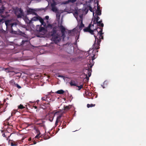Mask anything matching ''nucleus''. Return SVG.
Masks as SVG:
<instances>
[{"instance_id": "1", "label": "nucleus", "mask_w": 146, "mask_h": 146, "mask_svg": "<svg viewBox=\"0 0 146 146\" xmlns=\"http://www.w3.org/2000/svg\"><path fill=\"white\" fill-rule=\"evenodd\" d=\"M2 17L1 19H0V28L2 27V24L5 22L6 27V33L9 32L11 33H15V31H14L13 27H16L17 25V23L13 22L12 19H7V17L5 16Z\"/></svg>"}, {"instance_id": "2", "label": "nucleus", "mask_w": 146, "mask_h": 146, "mask_svg": "<svg viewBox=\"0 0 146 146\" xmlns=\"http://www.w3.org/2000/svg\"><path fill=\"white\" fill-rule=\"evenodd\" d=\"M50 33L52 36L51 40L53 41L56 44H57L60 41V35L57 33L56 27L52 28V30Z\"/></svg>"}, {"instance_id": "3", "label": "nucleus", "mask_w": 146, "mask_h": 146, "mask_svg": "<svg viewBox=\"0 0 146 146\" xmlns=\"http://www.w3.org/2000/svg\"><path fill=\"white\" fill-rule=\"evenodd\" d=\"M94 37L95 38V41L92 46L93 49H94L93 51V53L94 51V50H97L100 48L99 46L100 45V43L101 41V40L98 39V37L95 35H94Z\"/></svg>"}, {"instance_id": "4", "label": "nucleus", "mask_w": 146, "mask_h": 146, "mask_svg": "<svg viewBox=\"0 0 146 146\" xmlns=\"http://www.w3.org/2000/svg\"><path fill=\"white\" fill-rule=\"evenodd\" d=\"M91 24H90L87 27L84 29L83 31L85 32H88L91 35H95V32H96V29L92 30L91 29Z\"/></svg>"}, {"instance_id": "5", "label": "nucleus", "mask_w": 146, "mask_h": 146, "mask_svg": "<svg viewBox=\"0 0 146 146\" xmlns=\"http://www.w3.org/2000/svg\"><path fill=\"white\" fill-rule=\"evenodd\" d=\"M102 28H97L96 29V32H95V33H97L98 35H99L98 38V40H101V39H104V36L103 35L104 33H102Z\"/></svg>"}, {"instance_id": "6", "label": "nucleus", "mask_w": 146, "mask_h": 146, "mask_svg": "<svg viewBox=\"0 0 146 146\" xmlns=\"http://www.w3.org/2000/svg\"><path fill=\"white\" fill-rule=\"evenodd\" d=\"M58 27L61 31L62 36L63 37L65 35L66 29L62 25V22L60 24V25H58Z\"/></svg>"}, {"instance_id": "7", "label": "nucleus", "mask_w": 146, "mask_h": 146, "mask_svg": "<svg viewBox=\"0 0 146 146\" xmlns=\"http://www.w3.org/2000/svg\"><path fill=\"white\" fill-rule=\"evenodd\" d=\"M50 102H47L46 103H42L40 105L41 108L44 109H46L47 107H49L50 106Z\"/></svg>"}, {"instance_id": "8", "label": "nucleus", "mask_w": 146, "mask_h": 146, "mask_svg": "<svg viewBox=\"0 0 146 146\" xmlns=\"http://www.w3.org/2000/svg\"><path fill=\"white\" fill-rule=\"evenodd\" d=\"M34 129L36 133L37 134V135L35 136V137L33 139L34 140V139H35H35H38L40 137V132L39 130L38 129V128H37L35 127L34 128Z\"/></svg>"}, {"instance_id": "9", "label": "nucleus", "mask_w": 146, "mask_h": 146, "mask_svg": "<svg viewBox=\"0 0 146 146\" xmlns=\"http://www.w3.org/2000/svg\"><path fill=\"white\" fill-rule=\"evenodd\" d=\"M27 12L28 15L33 14L35 15H37V13L35 12V10L31 8H29L27 10Z\"/></svg>"}, {"instance_id": "10", "label": "nucleus", "mask_w": 146, "mask_h": 146, "mask_svg": "<svg viewBox=\"0 0 146 146\" xmlns=\"http://www.w3.org/2000/svg\"><path fill=\"white\" fill-rule=\"evenodd\" d=\"M5 71L8 72H14V68L11 67L5 68Z\"/></svg>"}, {"instance_id": "11", "label": "nucleus", "mask_w": 146, "mask_h": 146, "mask_svg": "<svg viewBox=\"0 0 146 146\" xmlns=\"http://www.w3.org/2000/svg\"><path fill=\"white\" fill-rule=\"evenodd\" d=\"M77 0H68L67 1H65L64 2H62L61 3V5H64L67 4L68 3L70 2H71L72 3H74Z\"/></svg>"}, {"instance_id": "12", "label": "nucleus", "mask_w": 146, "mask_h": 146, "mask_svg": "<svg viewBox=\"0 0 146 146\" xmlns=\"http://www.w3.org/2000/svg\"><path fill=\"white\" fill-rule=\"evenodd\" d=\"M37 30L40 32H42L44 33V32L45 31V29L44 27H43L39 26V29H38V27H37Z\"/></svg>"}, {"instance_id": "13", "label": "nucleus", "mask_w": 146, "mask_h": 146, "mask_svg": "<svg viewBox=\"0 0 146 146\" xmlns=\"http://www.w3.org/2000/svg\"><path fill=\"white\" fill-rule=\"evenodd\" d=\"M100 18L98 16H97L96 17H94V20L93 21V24L92 25V26L94 27V24H95L96 22H97L98 21Z\"/></svg>"}, {"instance_id": "14", "label": "nucleus", "mask_w": 146, "mask_h": 146, "mask_svg": "<svg viewBox=\"0 0 146 146\" xmlns=\"http://www.w3.org/2000/svg\"><path fill=\"white\" fill-rule=\"evenodd\" d=\"M102 20H100L99 21L96 22L95 24H97L98 26H99L100 27H104V24L102 23Z\"/></svg>"}, {"instance_id": "15", "label": "nucleus", "mask_w": 146, "mask_h": 146, "mask_svg": "<svg viewBox=\"0 0 146 146\" xmlns=\"http://www.w3.org/2000/svg\"><path fill=\"white\" fill-rule=\"evenodd\" d=\"M62 3H57V2H55L54 0H52V3L51 4V7H56V5L58 4H60Z\"/></svg>"}, {"instance_id": "16", "label": "nucleus", "mask_w": 146, "mask_h": 146, "mask_svg": "<svg viewBox=\"0 0 146 146\" xmlns=\"http://www.w3.org/2000/svg\"><path fill=\"white\" fill-rule=\"evenodd\" d=\"M70 84L71 86H77L78 85V84L76 81L73 80H72L70 82Z\"/></svg>"}, {"instance_id": "17", "label": "nucleus", "mask_w": 146, "mask_h": 146, "mask_svg": "<svg viewBox=\"0 0 146 146\" xmlns=\"http://www.w3.org/2000/svg\"><path fill=\"white\" fill-rule=\"evenodd\" d=\"M4 10V8L0 9V19L2 18V17H4L5 15H2L3 14Z\"/></svg>"}, {"instance_id": "18", "label": "nucleus", "mask_w": 146, "mask_h": 146, "mask_svg": "<svg viewBox=\"0 0 146 146\" xmlns=\"http://www.w3.org/2000/svg\"><path fill=\"white\" fill-rule=\"evenodd\" d=\"M17 141V142L13 141V142L11 143V146H17L18 145V144L19 143Z\"/></svg>"}, {"instance_id": "19", "label": "nucleus", "mask_w": 146, "mask_h": 146, "mask_svg": "<svg viewBox=\"0 0 146 146\" xmlns=\"http://www.w3.org/2000/svg\"><path fill=\"white\" fill-rule=\"evenodd\" d=\"M41 121L42 123H37L36 124L37 125H39L40 126L44 127H45V125L44 124V121H43L42 120H41Z\"/></svg>"}, {"instance_id": "20", "label": "nucleus", "mask_w": 146, "mask_h": 146, "mask_svg": "<svg viewBox=\"0 0 146 146\" xmlns=\"http://www.w3.org/2000/svg\"><path fill=\"white\" fill-rule=\"evenodd\" d=\"M52 10L54 12L57 13L58 12L57 8L56 7H51Z\"/></svg>"}, {"instance_id": "21", "label": "nucleus", "mask_w": 146, "mask_h": 146, "mask_svg": "<svg viewBox=\"0 0 146 146\" xmlns=\"http://www.w3.org/2000/svg\"><path fill=\"white\" fill-rule=\"evenodd\" d=\"M56 92L58 94H62L64 93V91L62 90H60L57 91Z\"/></svg>"}, {"instance_id": "22", "label": "nucleus", "mask_w": 146, "mask_h": 146, "mask_svg": "<svg viewBox=\"0 0 146 146\" xmlns=\"http://www.w3.org/2000/svg\"><path fill=\"white\" fill-rule=\"evenodd\" d=\"M37 15V16L36 17H33L32 19L31 20L33 21H38V18H39V16L38 15Z\"/></svg>"}, {"instance_id": "23", "label": "nucleus", "mask_w": 146, "mask_h": 146, "mask_svg": "<svg viewBox=\"0 0 146 146\" xmlns=\"http://www.w3.org/2000/svg\"><path fill=\"white\" fill-rule=\"evenodd\" d=\"M38 20L39 21L42 25H43L44 21L43 19L41 17L39 16Z\"/></svg>"}, {"instance_id": "24", "label": "nucleus", "mask_w": 146, "mask_h": 146, "mask_svg": "<svg viewBox=\"0 0 146 146\" xmlns=\"http://www.w3.org/2000/svg\"><path fill=\"white\" fill-rule=\"evenodd\" d=\"M92 70H90L89 68L87 70V74H88V77H90L91 74Z\"/></svg>"}, {"instance_id": "25", "label": "nucleus", "mask_w": 146, "mask_h": 146, "mask_svg": "<svg viewBox=\"0 0 146 146\" xmlns=\"http://www.w3.org/2000/svg\"><path fill=\"white\" fill-rule=\"evenodd\" d=\"M18 108L19 109L22 110L24 109L25 108V107L23 106L21 104L18 106Z\"/></svg>"}, {"instance_id": "26", "label": "nucleus", "mask_w": 146, "mask_h": 146, "mask_svg": "<svg viewBox=\"0 0 146 146\" xmlns=\"http://www.w3.org/2000/svg\"><path fill=\"white\" fill-rule=\"evenodd\" d=\"M70 106H66L65 107L64 106V110L66 111H68L70 109Z\"/></svg>"}, {"instance_id": "27", "label": "nucleus", "mask_w": 146, "mask_h": 146, "mask_svg": "<svg viewBox=\"0 0 146 146\" xmlns=\"http://www.w3.org/2000/svg\"><path fill=\"white\" fill-rule=\"evenodd\" d=\"M95 106V104H87V107L88 108H89L90 107H94Z\"/></svg>"}, {"instance_id": "28", "label": "nucleus", "mask_w": 146, "mask_h": 146, "mask_svg": "<svg viewBox=\"0 0 146 146\" xmlns=\"http://www.w3.org/2000/svg\"><path fill=\"white\" fill-rule=\"evenodd\" d=\"M97 10H96V11H101L100 9V6L99 5V3H98V1H97Z\"/></svg>"}, {"instance_id": "29", "label": "nucleus", "mask_w": 146, "mask_h": 146, "mask_svg": "<svg viewBox=\"0 0 146 146\" xmlns=\"http://www.w3.org/2000/svg\"><path fill=\"white\" fill-rule=\"evenodd\" d=\"M41 100L43 101H46L47 102H49L47 100V97H46L45 96L42 97L41 98Z\"/></svg>"}, {"instance_id": "30", "label": "nucleus", "mask_w": 146, "mask_h": 146, "mask_svg": "<svg viewBox=\"0 0 146 146\" xmlns=\"http://www.w3.org/2000/svg\"><path fill=\"white\" fill-rule=\"evenodd\" d=\"M101 14V11H96V15H100Z\"/></svg>"}, {"instance_id": "31", "label": "nucleus", "mask_w": 146, "mask_h": 146, "mask_svg": "<svg viewBox=\"0 0 146 146\" xmlns=\"http://www.w3.org/2000/svg\"><path fill=\"white\" fill-rule=\"evenodd\" d=\"M14 86H16L18 88L20 89L21 88V87L18 85L17 84H15V83H14Z\"/></svg>"}, {"instance_id": "32", "label": "nucleus", "mask_w": 146, "mask_h": 146, "mask_svg": "<svg viewBox=\"0 0 146 146\" xmlns=\"http://www.w3.org/2000/svg\"><path fill=\"white\" fill-rule=\"evenodd\" d=\"M89 9L90 11L91 12H93V15H94V13L93 11L92 8L90 6H89Z\"/></svg>"}, {"instance_id": "33", "label": "nucleus", "mask_w": 146, "mask_h": 146, "mask_svg": "<svg viewBox=\"0 0 146 146\" xmlns=\"http://www.w3.org/2000/svg\"><path fill=\"white\" fill-rule=\"evenodd\" d=\"M77 87L78 88V90H80L81 88H83V86L82 85H81L80 86H78V85L77 86Z\"/></svg>"}, {"instance_id": "34", "label": "nucleus", "mask_w": 146, "mask_h": 146, "mask_svg": "<svg viewBox=\"0 0 146 146\" xmlns=\"http://www.w3.org/2000/svg\"><path fill=\"white\" fill-rule=\"evenodd\" d=\"M86 94H88L89 96H92L93 94V93L92 92H86Z\"/></svg>"}, {"instance_id": "35", "label": "nucleus", "mask_w": 146, "mask_h": 146, "mask_svg": "<svg viewBox=\"0 0 146 146\" xmlns=\"http://www.w3.org/2000/svg\"><path fill=\"white\" fill-rule=\"evenodd\" d=\"M62 115V114L58 115L56 119H57L60 121V118L61 117Z\"/></svg>"}, {"instance_id": "36", "label": "nucleus", "mask_w": 146, "mask_h": 146, "mask_svg": "<svg viewBox=\"0 0 146 146\" xmlns=\"http://www.w3.org/2000/svg\"><path fill=\"white\" fill-rule=\"evenodd\" d=\"M17 111H16L15 110H13V111H12L11 113V115H13L15 114L16 113V112Z\"/></svg>"}, {"instance_id": "37", "label": "nucleus", "mask_w": 146, "mask_h": 146, "mask_svg": "<svg viewBox=\"0 0 146 146\" xmlns=\"http://www.w3.org/2000/svg\"><path fill=\"white\" fill-rule=\"evenodd\" d=\"M84 24H83L82 21V20L81 24H80V28H82V27H84Z\"/></svg>"}, {"instance_id": "38", "label": "nucleus", "mask_w": 146, "mask_h": 146, "mask_svg": "<svg viewBox=\"0 0 146 146\" xmlns=\"http://www.w3.org/2000/svg\"><path fill=\"white\" fill-rule=\"evenodd\" d=\"M28 41L27 40H23L22 41V44H23L24 43L26 42H27Z\"/></svg>"}, {"instance_id": "39", "label": "nucleus", "mask_w": 146, "mask_h": 146, "mask_svg": "<svg viewBox=\"0 0 146 146\" xmlns=\"http://www.w3.org/2000/svg\"><path fill=\"white\" fill-rule=\"evenodd\" d=\"M59 121H59V120H58L57 119H56V121L55 122V124L56 126L58 125V123Z\"/></svg>"}, {"instance_id": "40", "label": "nucleus", "mask_w": 146, "mask_h": 146, "mask_svg": "<svg viewBox=\"0 0 146 146\" xmlns=\"http://www.w3.org/2000/svg\"><path fill=\"white\" fill-rule=\"evenodd\" d=\"M50 93H49L47 95H46L45 96L46 97H47V99H48V98H49V95L50 94Z\"/></svg>"}, {"instance_id": "41", "label": "nucleus", "mask_w": 146, "mask_h": 146, "mask_svg": "<svg viewBox=\"0 0 146 146\" xmlns=\"http://www.w3.org/2000/svg\"><path fill=\"white\" fill-rule=\"evenodd\" d=\"M95 55L94 54H93V56H92V60H94L95 59V58H94V56H95Z\"/></svg>"}, {"instance_id": "42", "label": "nucleus", "mask_w": 146, "mask_h": 146, "mask_svg": "<svg viewBox=\"0 0 146 146\" xmlns=\"http://www.w3.org/2000/svg\"><path fill=\"white\" fill-rule=\"evenodd\" d=\"M73 31V30H69L68 32L69 34H70Z\"/></svg>"}, {"instance_id": "43", "label": "nucleus", "mask_w": 146, "mask_h": 146, "mask_svg": "<svg viewBox=\"0 0 146 146\" xmlns=\"http://www.w3.org/2000/svg\"><path fill=\"white\" fill-rule=\"evenodd\" d=\"M56 13H57V14L56 15V17H58V16L59 17L60 16V15L59 14V12H58Z\"/></svg>"}, {"instance_id": "44", "label": "nucleus", "mask_w": 146, "mask_h": 146, "mask_svg": "<svg viewBox=\"0 0 146 146\" xmlns=\"http://www.w3.org/2000/svg\"><path fill=\"white\" fill-rule=\"evenodd\" d=\"M58 77H61L62 78H63L64 79V77L63 76L58 75Z\"/></svg>"}, {"instance_id": "45", "label": "nucleus", "mask_w": 146, "mask_h": 146, "mask_svg": "<svg viewBox=\"0 0 146 146\" xmlns=\"http://www.w3.org/2000/svg\"><path fill=\"white\" fill-rule=\"evenodd\" d=\"M39 101L38 100H37L36 102H33V103H35V104L36 103L37 104H38V102H39Z\"/></svg>"}, {"instance_id": "46", "label": "nucleus", "mask_w": 146, "mask_h": 146, "mask_svg": "<svg viewBox=\"0 0 146 146\" xmlns=\"http://www.w3.org/2000/svg\"><path fill=\"white\" fill-rule=\"evenodd\" d=\"M53 117L51 118H50V119H49V120H50L51 122H52V121H53Z\"/></svg>"}, {"instance_id": "47", "label": "nucleus", "mask_w": 146, "mask_h": 146, "mask_svg": "<svg viewBox=\"0 0 146 146\" xmlns=\"http://www.w3.org/2000/svg\"><path fill=\"white\" fill-rule=\"evenodd\" d=\"M33 107L35 109L37 108V107L36 106H35L34 105L33 106Z\"/></svg>"}, {"instance_id": "48", "label": "nucleus", "mask_w": 146, "mask_h": 146, "mask_svg": "<svg viewBox=\"0 0 146 146\" xmlns=\"http://www.w3.org/2000/svg\"><path fill=\"white\" fill-rule=\"evenodd\" d=\"M41 120V119H37L36 120V121H35V122H36L38 121Z\"/></svg>"}, {"instance_id": "49", "label": "nucleus", "mask_w": 146, "mask_h": 146, "mask_svg": "<svg viewBox=\"0 0 146 146\" xmlns=\"http://www.w3.org/2000/svg\"><path fill=\"white\" fill-rule=\"evenodd\" d=\"M17 17L18 18H20V17H21V15L19 14V15H17Z\"/></svg>"}, {"instance_id": "50", "label": "nucleus", "mask_w": 146, "mask_h": 146, "mask_svg": "<svg viewBox=\"0 0 146 146\" xmlns=\"http://www.w3.org/2000/svg\"><path fill=\"white\" fill-rule=\"evenodd\" d=\"M45 18L46 19L48 20L49 19V17L48 16H46L45 17Z\"/></svg>"}, {"instance_id": "51", "label": "nucleus", "mask_w": 146, "mask_h": 146, "mask_svg": "<svg viewBox=\"0 0 146 146\" xmlns=\"http://www.w3.org/2000/svg\"><path fill=\"white\" fill-rule=\"evenodd\" d=\"M11 134L9 136H8V137H7V140H8V138L10 137V136H11Z\"/></svg>"}, {"instance_id": "52", "label": "nucleus", "mask_w": 146, "mask_h": 146, "mask_svg": "<svg viewBox=\"0 0 146 146\" xmlns=\"http://www.w3.org/2000/svg\"><path fill=\"white\" fill-rule=\"evenodd\" d=\"M2 135L4 137H5V133H3Z\"/></svg>"}, {"instance_id": "53", "label": "nucleus", "mask_w": 146, "mask_h": 146, "mask_svg": "<svg viewBox=\"0 0 146 146\" xmlns=\"http://www.w3.org/2000/svg\"><path fill=\"white\" fill-rule=\"evenodd\" d=\"M80 18L82 19V16L80 15Z\"/></svg>"}, {"instance_id": "54", "label": "nucleus", "mask_w": 146, "mask_h": 146, "mask_svg": "<svg viewBox=\"0 0 146 146\" xmlns=\"http://www.w3.org/2000/svg\"><path fill=\"white\" fill-rule=\"evenodd\" d=\"M36 141H34V142H33V144H36Z\"/></svg>"}, {"instance_id": "55", "label": "nucleus", "mask_w": 146, "mask_h": 146, "mask_svg": "<svg viewBox=\"0 0 146 146\" xmlns=\"http://www.w3.org/2000/svg\"><path fill=\"white\" fill-rule=\"evenodd\" d=\"M31 138H30L29 139V141H31Z\"/></svg>"}, {"instance_id": "56", "label": "nucleus", "mask_w": 146, "mask_h": 146, "mask_svg": "<svg viewBox=\"0 0 146 146\" xmlns=\"http://www.w3.org/2000/svg\"><path fill=\"white\" fill-rule=\"evenodd\" d=\"M48 25L50 26V27H52V25Z\"/></svg>"}, {"instance_id": "57", "label": "nucleus", "mask_w": 146, "mask_h": 146, "mask_svg": "<svg viewBox=\"0 0 146 146\" xmlns=\"http://www.w3.org/2000/svg\"><path fill=\"white\" fill-rule=\"evenodd\" d=\"M86 78H87L88 80L89 79V78H88V76H87V74L86 75Z\"/></svg>"}, {"instance_id": "58", "label": "nucleus", "mask_w": 146, "mask_h": 146, "mask_svg": "<svg viewBox=\"0 0 146 146\" xmlns=\"http://www.w3.org/2000/svg\"><path fill=\"white\" fill-rule=\"evenodd\" d=\"M19 11L21 12V13H22V11L21 10V9H20Z\"/></svg>"}, {"instance_id": "59", "label": "nucleus", "mask_w": 146, "mask_h": 146, "mask_svg": "<svg viewBox=\"0 0 146 146\" xmlns=\"http://www.w3.org/2000/svg\"><path fill=\"white\" fill-rule=\"evenodd\" d=\"M11 82H14V80H13L11 81Z\"/></svg>"}, {"instance_id": "60", "label": "nucleus", "mask_w": 146, "mask_h": 146, "mask_svg": "<svg viewBox=\"0 0 146 146\" xmlns=\"http://www.w3.org/2000/svg\"><path fill=\"white\" fill-rule=\"evenodd\" d=\"M92 66H93V65H92L91 66H90V68H91L92 67Z\"/></svg>"}, {"instance_id": "61", "label": "nucleus", "mask_w": 146, "mask_h": 146, "mask_svg": "<svg viewBox=\"0 0 146 146\" xmlns=\"http://www.w3.org/2000/svg\"><path fill=\"white\" fill-rule=\"evenodd\" d=\"M2 111H1V112H0V115H1V113H2Z\"/></svg>"}, {"instance_id": "62", "label": "nucleus", "mask_w": 146, "mask_h": 146, "mask_svg": "<svg viewBox=\"0 0 146 146\" xmlns=\"http://www.w3.org/2000/svg\"><path fill=\"white\" fill-rule=\"evenodd\" d=\"M1 2V0H0V3Z\"/></svg>"}, {"instance_id": "63", "label": "nucleus", "mask_w": 146, "mask_h": 146, "mask_svg": "<svg viewBox=\"0 0 146 146\" xmlns=\"http://www.w3.org/2000/svg\"><path fill=\"white\" fill-rule=\"evenodd\" d=\"M56 2H57V3H60V2H58V1H56Z\"/></svg>"}, {"instance_id": "64", "label": "nucleus", "mask_w": 146, "mask_h": 146, "mask_svg": "<svg viewBox=\"0 0 146 146\" xmlns=\"http://www.w3.org/2000/svg\"><path fill=\"white\" fill-rule=\"evenodd\" d=\"M98 50H96V52H98Z\"/></svg>"}]
</instances>
